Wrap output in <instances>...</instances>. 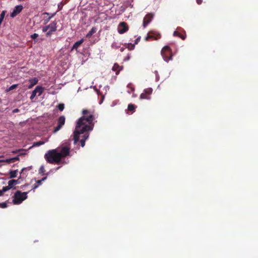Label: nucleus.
I'll return each mask as SVG.
<instances>
[{
  "instance_id": "a18cd8bd",
  "label": "nucleus",
  "mask_w": 258,
  "mask_h": 258,
  "mask_svg": "<svg viewBox=\"0 0 258 258\" xmlns=\"http://www.w3.org/2000/svg\"><path fill=\"white\" fill-rule=\"evenodd\" d=\"M38 187V185H34L33 189H35Z\"/></svg>"
},
{
  "instance_id": "72a5a7b5",
  "label": "nucleus",
  "mask_w": 258,
  "mask_h": 258,
  "mask_svg": "<svg viewBox=\"0 0 258 258\" xmlns=\"http://www.w3.org/2000/svg\"><path fill=\"white\" fill-rule=\"evenodd\" d=\"M5 16V11H3L0 15V19H2L3 20L4 19Z\"/></svg>"
},
{
  "instance_id": "aec40b11",
  "label": "nucleus",
  "mask_w": 258,
  "mask_h": 258,
  "mask_svg": "<svg viewBox=\"0 0 258 258\" xmlns=\"http://www.w3.org/2000/svg\"><path fill=\"white\" fill-rule=\"evenodd\" d=\"M18 183V180L12 179L8 182V185L11 188H12L14 185Z\"/></svg>"
},
{
  "instance_id": "412c9836",
  "label": "nucleus",
  "mask_w": 258,
  "mask_h": 258,
  "mask_svg": "<svg viewBox=\"0 0 258 258\" xmlns=\"http://www.w3.org/2000/svg\"><path fill=\"white\" fill-rule=\"evenodd\" d=\"M127 87L128 88L127 92L128 93L131 94L135 91V88L133 87L132 84H128L127 86Z\"/></svg>"
},
{
  "instance_id": "9d476101",
  "label": "nucleus",
  "mask_w": 258,
  "mask_h": 258,
  "mask_svg": "<svg viewBox=\"0 0 258 258\" xmlns=\"http://www.w3.org/2000/svg\"><path fill=\"white\" fill-rule=\"evenodd\" d=\"M43 91V88L41 86H37L35 89L32 91L31 95L30 97L31 100L33 99L36 96L37 93H38V96H40Z\"/></svg>"
},
{
  "instance_id": "393cba45",
  "label": "nucleus",
  "mask_w": 258,
  "mask_h": 258,
  "mask_svg": "<svg viewBox=\"0 0 258 258\" xmlns=\"http://www.w3.org/2000/svg\"><path fill=\"white\" fill-rule=\"evenodd\" d=\"M127 109L130 111H133L135 109V105L132 104H130L128 105Z\"/></svg>"
},
{
  "instance_id": "2eb2a0df",
  "label": "nucleus",
  "mask_w": 258,
  "mask_h": 258,
  "mask_svg": "<svg viewBox=\"0 0 258 258\" xmlns=\"http://www.w3.org/2000/svg\"><path fill=\"white\" fill-rule=\"evenodd\" d=\"M29 82L30 84L28 86V88L31 89L38 83V80L37 78H32L29 80Z\"/></svg>"
},
{
  "instance_id": "a878e982",
  "label": "nucleus",
  "mask_w": 258,
  "mask_h": 258,
  "mask_svg": "<svg viewBox=\"0 0 258 258\" xmlns=\"http://www.w3.org/2000/svg\"><path fill=\"white\" fill-rule=\"evenodd\" d=\"M57 108L60 110V111H62L63 109H64V104H59L58 105H57Z\"/></svg>"
},
{
  "instance_id": "ddd939ff",
  "label": "nucleus",
  "mask_w": 258,
  "mask_h": 258,
  "mask_svg": "<svg viewBox=\"0 0 258 258\" xmlns=\"http://www.w3.org/2000/svg\"><path fill=\"white\" fill-rule=\"evenodd\" d=\"M23 6L21 5L17 6L16 7H15L13 11L11 14V17L13 18L16 17L18 14L21 12V11L23 10Z\"/></svg>"
},
{
  "instance_id": "c85d7f7f",
  "label": "nucleus",
  "mask_w": 258,
  "mask_h": 258,
  "mask_svg": "<svg viewBox=\"0 0 258 258\" xmlns=\"http://www.w3.org/2000/svg\"><path fill=\"white\" fill-rule=\"evenodd\" d=\"M45 171L44 167L43 166H41L39 170V172L40 174H43Z\"/></svg>"
},
{
  "instance_id": "37998d69",
  "label": "nucleus",
  "mask_w": 258,
  "mask_h": 258,
  "mask_svg": "<svg viewBox=\"0 0 258 258\" xmlns=\"http://www.w3.org/2000/svg\"><path fill=\"white\" fill-rule=\"evenodd\" d=\"M4 194L3 191H2V189L0 190V196H2Z\"/></svg>"
},
{
  "instance_id": "a211bd4d",
  "label": "nucleus",
  "mask_w": 258,
  "mask_h": 258,
  "mask_svg": "<svg viewBox=\"0 0 258 258\" xmlns=\"http://www.w3.org/2000/svg\"><path fill=\"white\" fill-rule=\"evenodd\" d=\"M97 31V28L93 27L91 30L87 34L86 37L90 38L93 34H94Z\"/></svg>"
},
{
  "instance_id": "2f4dec72",
  "label": "nucleus",
  "mask_w": 258,
  "mask_h": 258,
  "mask_svg": "<svg viewBox=\"0 0 258 258\" xmlns=\"http://www.w3.org/2000/svg\"><path fill=\"white\" fill-rule=\"evenodd\" d=\"M18 85L17 84H14L13 85H12L9 89V91H11V90H12L13 89H16V88H17L18 87Z\"/></svg>"
},
{
  "instance_id": "4be33fe9",
  "label": "nucleus",
  "mask_w": 258,
  "mask_h": 258,
  "mask_svg": "<svg viewBox=\"0 0 258 258\" xmlns=\"http://www.w3.org/2000/svg\"><path fill=\"white\" fill-rule=\"evenodd\" d=\"M18 170H10L9 172V175L10 176V178H14L16 177L17 173Z\"/></svg>"
},
{
  "instance_id": "c756f323",
  "label": "nucleus",
  "mask_w": 258,
  "mask_h": 258,
  "mask_svg": "<svg viewBox=\"0 0 258 258\" xmlns=\"http://www.w3.org/2000/svg\"><path fill=\"white\" fill-rule=\"evenodd\" d=\"M11 188L9 186V185H8V186H4L3 187V189H2V191H3V192L4 193L5 192L9 190V189H10Z\"/></svg>"
},
{
  "instance_id": "f3484780",
  "label": "nucleus",
  "mask_w": 258,
  "mask_h": 258,
  "mask_svg": "<svg viewBox=\"0 0 258 258\" xmlns=\"http://www.w3.org/2000/svg\"><path fill=\"white\" fill-rule=\"evenodd\" d=\"M173 35L174 36L178 37L180 38L182 40H184L186 37V35L184 33V34L180 33L179 32L177 31H175L173 33Z\"/></svg>"
},
{
  "instance_id": "49530a36",
  "label": "nucleus",
  "mask_w": 258,
  "mask_h": 258,
  "mask_svg": "<svg viewBox=\"0 0 258 258\" xmlns=\"http://www.w3.org/2000/svg\"><path fill=\"white\" fill-rule=\"evenodd\" d=\"M124 49V48H120V51H121V52L123 51Z\"/></svg>"
},
{
  "instance_id": "7ed1b4c3",
  "label": "nucleus",
  "mask_w": 258,
  "mask_h": 258,
  "mask_svg": "<svg viewBox=\"0 0 258 258\" xmlns=\"http://www.w3.org/2000/svg\"><path fill=\"white\" fill-rule=\"evenodd\" d=\"M28 192H21L20 190L17 191L14 195L13 202L15 205L21 204L23 201L27 198Z\"/></svg>"
},
{
  "instance_id": "423d86ee",
  "label": "nucleus",
  "mask_w": 258,
  "mask_h": 258,
  "mask_svg": "<svg viewBox=\"0 0 258 258\" xmlns=\"http://www.w3.org/2000/svg\"><path fill=\"white\" fill-rule=\"evenodd\" d=\"M66 118L63 115L59 117L57 120V125L56 127H54L53 133H55L59 131L62 126L64 124Z\"/></svg>"
},
{
  "instance_id": "e433bc0d",
  "label": "nucleus",
  "mask_w": 258,
  "mask_h": 258,
  "mask_svg": "<svg viewBox=\"0 0 258 258\" xmlns=\"http://www.w3.org/2000/svg\"><path fill=\"white\" fill-rule=\"evenodd\" d=\"M13 160H14V162H16V161H19V156H17V157H14L13 158Z\"/></svg>"
},
{
  "instance_id": "f8f14e48",
  "label": "nucleus",
  "mask_w": 258,
  "mask_h": 258,
  "mask_svg": "<svg viewBox=\"0 0 258 258\" xmlns=\"http://www.w3.org/2000/svg\"><path fill=\"white\" fill-rule=\"evenodd\" d=\"M88 132L89 131H85L84 133H82L79 135V139L80 137L82 138V139L80 140V143L82 147H84L85 145V141L89 137V134Z\"/></svg>"
},
{
  "instance_id": "f704fd0d",
  "label": "nucleus",
  "mask_w": 258,
  "mask_h": 258,
  "mask_svg": "<svg viewBox=\"0 0 258 258\" xmlns=\"http://www.w3.org/2000/svg\"><path fill=\"white\" fill-rule=\"evenodd\" d=\"M153 37L152 36L150 35H148L146 36V37L145 39H146V41H149L151 38H153Z\"/></svg>"
},
{
  "instance_id": "4c0bfd02",
  "label": "nucleus",
  "mask_w": 258,
  "mask_h": 258,
  "mask_svg": "<svg viewBox=\"0 0 258 258\" xmlns=\"http://www.w3.org/2000/svg\"><path fill=\"white\" fill-rule=\"evenodd\" d=\"M23 150V149H20V150H15V151H13L12 152L13 153H18V152H19L20 151H22Z\"/></svg>"
},
{
  "instance_id": "7c9ffc66",
  "label": "nucleus",
  "mask_w": 258,
  "mask_h": 258,
  "mask_svg": "<svg viewBox=\"0 0 258 258\" xmlns=\"http://www.w3.org/2000/svg\"><path fill=\"white\" fill-rule=\"evenodd\" d=\"M49 28V25H48L47 26L43 27L42 30V31L43 32H48L47 31L48 30Z\"/></svg>"
},
{
  "instance_id": "f03ea898",
  "label": "nucleus",
  "mask_w": 258,
  "mask_h": 258,
  "mask_svg": "<svg viewBox=\"0 0 258 258\" xmlns=\"http://www.w3.org/2000/svg\"><path fill=\"white\" fill-rule=\"evenodd\" d=\"M45 159L49 163H59L60 159L57 149L49 150L44 155Z\"/></svg>"
},
{
  "instance_id": "9b49d317",
  "label": "nucleus",
  "mask_w": 258,
  "mask_h": 258,
  "mask_svg": "<svg viewBox=\"0 0 258 258\" xmlns=\"http://www.w3.org/2000/svg\"><path fill=\"white\" fill-rule=\"evenodd\" d=\"M154 17V14L152 13L147 14L143 19V26L145 28L152 20Z\"/></svg>"
},
{
  "instance_id": "0eeeda50",
  "label": "nucleus",
  "mask_w": 258,
  "mask_h": 258,
  "mask_svg": "<svg viewBox=\"0 0 258 258\" xmlns=\"http://www.w3.org/2000/svg\"><path fill=\"white\" fill-rule=\"evenodd\" d=\"M153 89L151 88L145 89L144 92L140 96L141 99H150V95L152 93Z\"/></svg>"
},
{
  "instance_id": "dca6fc26",
  "label": "nucleus",
  "mask_w": 258,
  "mask_h": 258,
  "mask_svg": "<svg viewBox=\"0 0 258 258\" xmlns=\"http://www.w3.org/2000/svg\"><path fill=\"white\" fill-rule=\"evenodd\" d=\"M56 14V13H53V14H49L47 12H44L43 13V15H47V16H49L47 18H45L44 19V24H46L50 20L55 16V15Z\"/></svg>"
},
{
  "instance_id": "20e7f679",
  "label": "nucleus",
  "mask_w": 258,
  "mask_h": 258,
  "mask_svg": "<svg viewBox=\"0 0 258 258\" xmlns=\"http://www.w3.org/2000/svg\"><path fill=\"white\" fill-rule=\"evenodd\" d=\"M161 55L163 58L166 62H168L171 60L172 57L171 48L168 46H164L161 50Z\"/></svg>"
},
{
  "instance_id": "c9c22d12",
  "label": "nucleus",
  "mask_w": 258,
  "mask_h": 258,
  "mask_svg": "<svg viewBox=\"0 0 258 258\" xmlns=\"http://www.w3.org/2000/svg\"><path fill=\"white\" fill-rule=\"evenodd\" d=\"M140 39H141V37H140V36L138 37V38L135 40V43H134V44H135V45H136V44H138V42L140 41Z\"/></svg>"
},
{
  "instance_id": "bb28decb",
  "label": "nucleus",
  "mask_w": 258,
  "mask_h": 258,
  "mask_svg": "<svg viewBox=\"0 0 258 258\" xmlns=\"http://www.w3.org/2000/svg\"><path fill=\"white\" fill-rule=\"evenodd\" d=\"M135 44L129 43L128 44L127 48H128L129 50H133L135 48Z\"/></svg>"
},
{
  "instance_id": "c03bdc74",
  "label": "nucleus",
  "mask_w": 258,
  "mask_h": 258,
  "mask_svg": "<svg viewBox=\"0 0 258 258\" xmlns=\"http://www.w3.org/2000/svg\"><path fill=\"white\" fill-rule=\"evenodd\" d=\"M46 178H47L46 177H44L41 180H42V182L43 181H44L45 180H46Z\"/></svg>"
},
{
  "instance_id": "39448f33",
  "label": "nucleus",
  "mask_w": 258,
  "mask_h": 258,
  "mask_svg": "<svg viewBox=\"0 0 258 258\" xmlns=\"http://www.w3.org/2000/svg\"><path fill=\"white\" fill-rule=\"evenodd\" d=\"M66 145L63 146L60 150V152H58V154L59 155L60 160L65 158L66 157L69 155L70 153V143L69 141H68L66 143Z\"/></svg>"
},
{
  "instance_id": "b1692460",
  "label": "nucleus",
  "mask_w": 258,
  "mask_h": 258,
  "mask_svg": "<svg viewBox=\"0 0 258 258\" xmlns=\"http://www.w3.org/2000/svg\"><path fill=\"white\" fill-rule=\"evenodd\" d=\"M0 162H6L7 163H14V160L13 158L7 159L6 160H0Z\"/></svg>"
},
{
  "instance_id": "58836bf2",
  "label": "nucleus",
  "mask_w": 258,
  "mask_h": 258,
  "mask_svg": "<svg viewBox=\"0 0 258 258\" xmlns=\"http://www.w3.org/2000/svg\"><path fill=\"white\" fill-rule=\"evenodd\" d=\"M37 185H40L42 183V180H38L36 181Z\"/></svg>"
},
{
  "instance_id": "ea45409f",
  "label": "nucleus",
  "mask_w": 258,
  "mask_h": 258,
  "mask_svg": "<svg viewBox=\"0 0 258 258\" xmlns=\"http://www.w3.org/2000/svg\"><path fill=\"white\" fill-rule=\"evenodd\" d=\"M202 0H197V3L199 5H201L202 3Z\"/></svg>"
},
{
  "instance_id": "cd10ccee",
  "label": "nucleus",
  "mask_w": 258,
  "mask_h": 258,
  "mask_svg": "<svg viewBox=\"0 0 258 258\" xmlns=\"http://www.w3.org/2000/svg\"><path fill=\"white\" fill-rule=\"evenodd\" d=\"M7 207H8V204H7V202L0 203V208L4 209V208H7Z\"/></svg>"
},
{
  "instance_id": "1a4fd4ad",
  "label": "nucleus",
  "mask_w": 258,
  "mask_h": 258,
  "mask_svg": "<svg viewBox=\"0 0 258 258\" xmlns=\"http://www.w3.org/2000/svg\"><path fill=\"white\" fill-rule=\"evenodd\" d=\"M128 30V26L124 22H120L118 26L117 31L119 34H123Z\"/></svg>"
},
{
  "instance_id": "4468645a",
  "label": "nucleus",
  "mask_w": 258,
  "mask_h": 258,
  "mask_svg": "<svg viewBox=\"0 0 258 258\" xmlns=\"http://www.w3.org/2000/svg\"><path fill=\"white\" fill-rule=\"evenodd\" d=\"M84 41V39L82 38L80 40L75 42V44L73 45V47H72L71 50L75 49L77 51H78V48L81 46V45L83 43Z\"/></svg>"
},
{
  "instance_id": "473e14b6",
  "label": "nucleus",
  "mask_w": 258,
  "mask_h": 258,
  "mask_svg": "<svg viewBox=\"0 0 258 258\" xmlns=\"http://www.w3.org/2000/svg\"><path fill=\"white\" fill-rule=\"evenodd\" d=\"M38 34L37 33H34L33 34L31 35V37L33 39H36L37 37H38Z\"/></svg>"
},
{
  "instance_id": "6e6552de",
  "label": "nucleus",
  "mask_w": 258,
  "mask_h": 258,
  "mask_svg": "<svg viewBox=\"0 0 258 258\" xmlns=\"http://www.w3.org/2000/svg\"><path fill=\"white\" fill-rule=\"evenodd\" d=\"M56 24L57 22L56 21H54L49 24V31H48L46 33V36L47 37H50L53 32L56 31Z\"/></svg>"
},
{
  "instance_id": "5701e85b",
  "label": "nucleus",
  "mask_w": 258,
  "mask_h": 258,
  "mask_svg": "<svg viewBox=\"0 0 258 258\" xmlns=\"http://www.w3.org/2000/svg\"><path fill=\"white\" fill-rule=\"evenodd\" d=\"M44 144V142H43V141H39V142H34V143H33L32 146L30 148H31L33 147L39 146L43 145Z\"/></svg>"
},
{
  "instance_id": "6ab92c4d",
  "label": "nucleus",
  "mask_w": 258,
  "mask_h": 258,
  "mask_svg": "<svg viewBox=\"0 0 258 258\" xmlns=\"http://www.w3.org/2000/svg\"><path fill=\"white\" fill-rule=\"evenodd\" d=\"M112 70L113 71L116 72V74L118 75L120 70V66L117 63H114Z\"/></svg>"
},
{
  "instance_id": "79ce46f5",
  "label": "nucleus",
  "mask_w": 258,
  "mask_h": 258,
  "mask_svg": "<svg viewBox=\"0 0 258 258\" xmlns=\"http://www.w3.org/2000/svg\"><path fill=\"white\" fill-rule=\"evenodd\" d=\"M19 109H14V110L13 111V112L14 113H15V112H19Z\"/></svg>"
},
{
  "instance_id": "a19ab883",
  "label": "nucleus",
  "mask_w": 258,
  "mask_h": 258,
  "mask_svg": "<svg viewBox=\"0 0 258 258\" xmlns=\"http://www.w3.org/2000/svg\"><path fill=\"white\" fill-rule=\"evenodd\" d=\"M26 170V168H23V169H22V171H21V173H20V174H23V173H24V170Z\"/></svg>"
},
{
  "instance_id": "f257e3e1",
  "label": "nucleus",
  "mask_w": 258,
  "mask_h": 258,
  "mask_svg": "<svg viewBox=\"0 0 258 258\" xmlns=\"http://www.w3.org/2000/svg\"><path fill=\"white\" fill-rule=\"evenodd\" d=\"M83 116L78 119L76 126V130L74 132V143L79 141V135L85 131L93 130L96 119V113L94 109H84L82 111Z\"/></svg>"
}]
</instances>
